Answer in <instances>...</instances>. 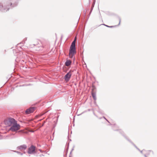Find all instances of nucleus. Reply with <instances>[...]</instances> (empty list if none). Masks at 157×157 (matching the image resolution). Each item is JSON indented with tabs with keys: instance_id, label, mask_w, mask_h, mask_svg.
<instances>
[{
	"instance_id": "nucleus-1",
	"label": "nucleus",
	"mask_w": 157,
	"mask_h": 157,
	"mask_svg": "<svg viewBox=\"0 0 157 157\" xmlns=\"http://www.w3.org/2000/svg\"><path fill=\"white\" fill-rule=\"evenodd\" d=\"M16 121L13 118H8L4 120L5 124L7 126H11Z\"/></svg>"
},
{
	"instance_id": "nucleus-2",
	"label": "nucleus",
	"mask_w": 157,
	"mask_h": 157,
	"mask_svg": "<svg viewBox=\"0 0 157 157\" xmlns=\"http://www.w3.org/2000/svg\"><path fill=\"white\" fill-rule=\"evenodd\" d=\"M20 126L19 124H17V121H16L11 126L10 130L12 132H14L19 130L20 129Z\"/></svg>"
},
{
	"instance_id": "nucleus-3",
	"label": "nucleus",
	"mask_w": 157,
	"mask_h": 157,
	"mask_svg": "<svg viewBox=\"0 0 157 157\" xmlns=\"http://www.w3.org/2000/svg\"><path fill=\"white\" fill-rule=\"evenodd\" d=\"M75 47L71 46L69 50V56L70 58H72L75 54Z\"/></svg>"
},
{
	"instance_id": "nucleus-4",
	"label": "nucleus",
	"mask_w": 157,
	"mask_h": 157,
	"mask_svg": "<svg viewBox=\"0 0 157 157\" xmlns=\"http://www.w3.org/2000/svg\"><path fill=\"white\" fill-rule=\"evenodd\" d=\"M35 147L32 145L29 148L28 153L30 154H34L35 152Z\"/></svg>"
},
{
	"instance_id": "nucleus-5",
	"label": "nucleus",
	"mask_w": 157,
	"mask_h": 157,
	"mask_svg": "<svg viewBox=\"0 0 157 157\" xmlns=\"http://www.w3.org/2000/svg\"><path fill=\"white\" fill-rule=\"evenodd\" d=\"M35 107H30L26 110L25 113L27 114H30V113H33L35 110Z\"/></svg>"
},
{
	"instance_id": "nucleus-6",
	"label": "nucleus",
	"mask_w": 157,
	"mask_h": 157,
	"mask_svg": "<svg viewBox=\"0 0 157 157\" xmlns=\"http://www.w3.org/2000/svg\"><path fill=\"white\" fill-rule=\"evenodd\" d=\"M71 71L68 72L65 76L64 78L65 80L68 81L71 75Z\"/></svg>"
},
{
	"instance_id": "nucleus-7",
	"label": "nucleus",
	"mask_w": 157,
	"mask_h": 157,
	"mask_svg": "<svg viewBox=\"0 0 157 157\" xmlns=\"http://www.w3.org/2000/svg\"><path fill=\"white\" fill-rule=\"evenodd\" d=\"M143 151H144V152L145 153V155H147V156L149 155H151L153 153L152 152L150 151H146L144 150Z\"/></svg>"
},
{
	"instance_id": "nucleus-8",
	"label": "nucleus",
	"mask_w": 157,
	"mask_h": 157,
	"mask_svg": "<svg viewBox=\"0 0 157 157\" xmlns=\"http://www.w3.org/2000/svg\"><path fill=\"white\" fill-rule=\"evenodd\" d=\"M71 63V61L70 60L67 61L65 63V65L66 66H68L70 65Z\"/></svg>"
},
{
	"instance_id": "nucleus-9",
	"label": "nucleus",
	"mask_w": 157,
	"mask_h": 157,
	"mask_svg": "<svg viewBox=\"0 0 157 157\" xmlns=\"http://www.w3.org/2000/svg\"><path fill=\"white\" fill-rule=\"evenodd\" d=\"M19 148L21 149H25L26 148V146L25 145L21 146L19 147Z\"/></svg>"
},
{
	"instance_id": "nucleus-10",
	"label": "nucleus",
	"mask_w": 157,
	"mask_h": 157,
	"mask_svg": "<svg viewBox=\"0 0 157 157\" xmlns=\"http://www.w3.org/2000/svg\"><path fill=\"white\" fill-rule=\"evenodd\" d=\"M92 96L94 99V100H96V94L95 93H92Z\"/></svg>"
},
{
	"instance_id": "nucleus-11",
	"label": "nucleus",
	"mask_w": 157,
	"mask_h": 157,
	"mask_svg": "<svg viewBox=\"0 0 157 157\" xmlns=\"http://www.w3.org/2000/svg\"><path fill=\"white\" fill-rule=\"evenodd\" d=\"M75 42L76 41H75V40H74L72 42L71 46L75 47Z\"/></svg>"
},
{
	"instance_id": "nucleus-12",
	"label": "nucleus",
	"mask_w": 157,
	"mask_h": 157,
	"mask_svg": "<svg viewBox=\"0 0 157 157\" xmlns=\"http://www.w3.org/2000/svg\"><path fill=\"white\" fill-rule=\"evenodd\" d=\"M106 26H107V27H110V28H111V27H113V26H107V25H106Z\"/></svg>"
},
{
	"instance_id": "nucleus-13",
	"label": "nucleus",
	"mask_w": 157,
	"mask_h": 157,
	"mask_svg": "<svg viewBox=\"0 0 157 157\" xmlns=\"http://www.w3.org/2000/svg\"><path fill=\"white\" fill-rule=\"evenodd\" d=\"M76 37H75V39H74V40H75V41H76Z\"/></svg>"
}]
</instances>
